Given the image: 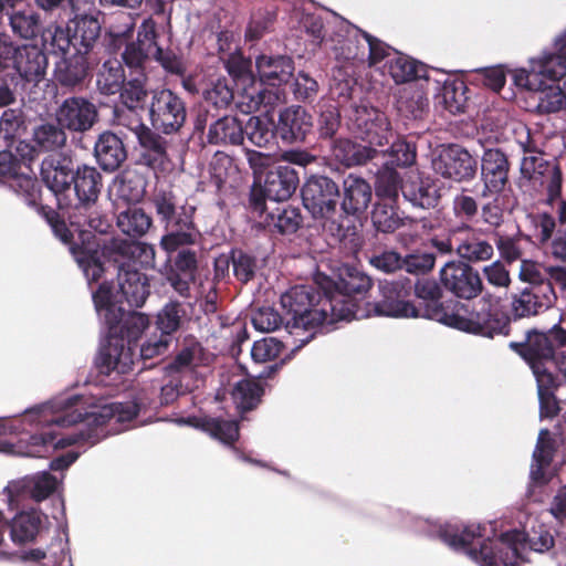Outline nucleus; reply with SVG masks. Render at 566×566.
Returning <instances> with one entry per match:
<instances>
[{
	"instance_id": "obj_10",
	"label": "nucleus",
	"mask_w": 566,
	"mask_h": 566,
	"mask_svg": "<svg viewBox=\"0 0 566 566\" xmlns=\"http://www.w3.org/2000/svg\"><path fill=\"white\" fill-rule=\"evenodd\" d=\"M431 167L437 175L453 181L471 179L476 171V160L463 147L450 144L433 151Z\"/></svg>"
},
{
	"instance_id": "obj_26",
	"label": "nucleus",
	"mask_w": 566,
	"mask_h": 566,
	"mask_svg": "<svg viewBox=\"0 0 566 566\" xmlns=\"http://www.w3.org/2000/svg\"><path fill=\"white\" fill-rule=\"evenodd\" d=\"M193 213L192 206L179 208V218L175 223L166 227L169 232L160 240V245L166 252H175L179 248L191 245L197 241L199 233L193 223Z\"/></svg>"
},
{
	"instance_id": "obj_16",
	"label": "nucleus",
	"mask_w": 566,
	"mask_h": 566,
	"mask_svg": "<svg viewBox=\"0 0 566 566\" xmlns=\"http://www.w3.org/2000/svg\"><path fill=\"white\" fill-rule=\"evenodd\" d=\"M439 277L443 287L459 298L471 300L483 291L479 272L461 261L447 262L441 268Z\"/></svg>"
},
{
	"instance_id": "obj_55",
	"label": "nucleus",
	"mask_w": 566,
	"mask_h": 566,
	"mask_svg": "<svg viewBox=\"0 0 566 566\" xmlns=\"http://www.w3.org/2000/svg\"><path fill=\"white\" fill-rule=\"evenodd\" d=\"M394 201L382 200L375 205L371 212V222L377 231L390 233L402 224Z\"/></svg>"
},
{
	"instance_id": "obj_30",
	"label": "nucleus",
	"mask_w": 566,
	"mask_h": 566,
	"mask_svg": "<svg viewBox=\"0 0 566 566\" xmlns=\"http://www.w3.org/2000/svg\"><path fill=\"white\" fill-rule=\"evenodd\" d=\"M371 187L361 177L349 174L343 180L342 210L348 216L364 213L371 201Z\"/></svg>"
},
{
	"instance_id": "obj_23",
	"label": "nucleus",
	"mask_w": 566,
	"mask_h": 566,
	"mask_svg": "<svg viewBox=\"0 0 566 566\" xmlns=\"http://www.w3.org/2000/svg\"><path fill=\"white\" fill-rule=\"evenodd\" d=\"M429 80V86L434 92V99L451 114L464 112L467 104V85L462 80L452 77L444 72H437Z\"/></svg>"
},
{
	"instance_id": "obj_14",
	"label": "nucleus",
	"mask_w": 566,
	"mask_h": 566,
	"mask_svg": "<svg viewBox=\"0 0 566 566\" xmlns=\"http://www.w3.org/2000/svg\"><path fill=\"white\" fill-rule=\"evenodd\" d=\"M381 300L366 303L370 316H386L394 318L419 317L420 311L406 300L408 292L400 281H384L379 284Z\"/></svg>"
},
{
	"instance_id": "obj_41",
	"label": "nucleus",
	"mask_w": 566,
	"mask_h": 566,
	"mask_svg": "<svg viewBox=\"0 0 566 566\" xmlns=\"http://www.w3.org/2000/svg\"><path fill=\"white\" fill-rule=\"evenodd\" d=\"M88 71L86 53L75 50V53L56 62L55 78L64 86H75L81 83Z\"/></svg>"
},
{
	"instance_id": "obj_7",
	"label": "nucleus",
	"mask_w": 566,
	"mask_h": 566,
	"mask_svg": "<svg viewBox=\"0 0 566 566\" xmlns=\"http://www.w3.org/2000/svg\"><path fill=\"white\" fill-rule=\"evenodd\" d=\"M334 51L336 59L343 61H356L367 63L369 67L375 65L376 48L382 44L377 38L361 31L347 21L337 22L336 30L326 41Z\"/></svg>"
},
{
	"instance_id": "obj_64",
	"label": "nucleus",
	"mask_w": 566,
	"mask_h": 566,
	"mask_svg": "<svg viewBox=\"0 0 566 566\" xmlns=\"http://www.w3.org/2000/svg\"><path fill=\"white\" fill-rule=\"evenodd\" d=\"M74 172L66 166H55L42 169L43 180L46 186L56 196L69 190L72 184V175Z\"/></svg>"
},
{
	"instance_id": "obj_27",
	"label": "nucleus",
	"mask_w": 566,
	"mask_h": 566,
	"mask_svg": "<svg viewBox=\"0 0 566 566\" xmlns=\"http://www.w3.org/2000/svg\"><path fill=\"white\" fill-rule=\"evenodd\" d=\"M313 126L312 116L301 106H290L279 115L276 126L282 140L287 143L302 142Z\"/></svg>"
},
{
	"instance_id": "obj_63",
	"label": "nucleus",
	"mask_w": 566,
	"mask_h": 566,
	"mask_svg": "<svg viewBox=\"0 0 566 566\" xmlns=\"http://www.w3.org/2000/svg\"><path fill=\"white\" fill-rule=\"evenodd\" d=\"M283 347V344L274 337L255 340L251 348L252 360L254 364L271 363L281 355Z\"/></svg>"
},
{
	"instance_id": "obj_19",
	"label": "nucleus",
	"mask_w": 566,
	"mask_h": 566,
	"mask_svg": "<svg viewBox=\"0 0 566 566\" xmlns=\"http://www.w3.org/2000/svg\"><path fill=\"white\" fill-rule=\"evenodd\" d=\"M298 177L296 171L289 166H277L266 172L264 184L261 188L263 198H259L253 190L251 201L256 210L262 211L264 200L284 201L287 200L296 190Z\"/></svg>"
},
{
	"instance_id": "obj_59",
	"label": "nucleus",
	"mask_w": 566,
	"mask_h": 566,
	"mask_svg": "<svg viewBox=\"0 0 566 566\" xmlns=\"http://www.w3.org/2000/svg\"><path fill=\"white\" fill-rule=\"evenodd\" d=\"M244 138L256 147H266L273 139L274 133L268 119L252 116L243 126Z\"/></svg>"
},
{
	"instance_id": "obj_4",
	"label": "nucleus",
	"mask_w": 566,
	"mask_h": 566,
	"mask_svg": "<svg viewBox=\"0 0 566 566\" xmlns=\"http://www.w3.org/2000/svg\"><path fill=\"white\" fill-rule=\"evenodd\" d=\"M350 122L357 137L368 145L349 139H337L332 147V156L346 167L365 164L375 156L376 147L385 146L392 137L388 118L375 107L368 105L355 107Z\"/></svg>"
},
{
	"instance_id": "obj_60",
	"label": "nucleus",
	"mask_w": 566,
	"mask_h": 566,
	"mask_svg": "<svg viewBox=\"0 0 566 566\" xmlns=\"http://www.w3.org/2000/svg\"><path fill=\"white\" fill-rule=\"evenodd\" d=\"M402 186L399 174L391 168H385L377 175L376 196L381 200L395 201L399 190L402 191Z\"/></svg>"
},
{
	"instance_id": "obj_47",
	"label": "nucleus",
	"mask_w": 566,
	"mask_h": 566,
	"mask_svg": "<svg viewBox=\"0 0 566 566\" xmlns=\"http://www.w3.org/2000/svg\"><path fill=\"white\" fill-rule=\"evenodd\" d=\"M535 379L539 400L541 417L553 418L557 415L558 407L554 398V389L557 387V379L553 373H544L536 367Z\"/></svg>"
},
{
	"instance_id": "obj_51",
	"label": "nucleus",
	"mask_w": 566,
	"mask_h": 566,
	"mask_svg": "<svg viewBox=\"0 0 566 566\" xmlns=\"http://www.w3.org/2000/svg\"><path fill=\"white\" fill-rule=\"evenodd\" d=\"M71 31L70 23L66 27L49 24L41 34L43 48L53 54L65 55L74 43Z\"/></svg>"
},
{
	"instance_id": "obj_5",
	"label": "nucleus",
	"mask_w": 566,
	"mask_h": 566,
	"mask_svg": "<svg viewBox=\"0 0 566 566\" xmlns=\"http://www.w3.org/2000/svg\"><path fill=\"white\" fill-rule=\"evenodd\" d=\"M319 293L312 286L298 285L281 295L285 328L301 345L308 343L326 319Z\"/></svg>"
},
{
	"instance_id": "obj_34",
	"label": "nucleus",
	"mask_w": 566,
	"mask_h": 566,
	"mask_svg": "<svg viewBox=\"0 0 566 566\" xmlns=\"http://www.w3.org/2000/svg\"><path fill=\"white\" fill-rule=\"evenodd\" d=\"M255 66L260 83L273 87L287 83L294 72L292 59L284 55H259Z\"/></svg>"
},
{
	"instance_id": "obj_57",
	"label": "nucleus",
	"mask_w": 566,
	"mask_h": 566,
	"mask_svg": "<svg viewBox=\"0 0 566 566\" xmlns=\"http://www.w3.org/2000/svg\"><path fill=\"white\" fill-rule=\"evenodd\" d=\"M12 32L22 39H32L39 32L40 15L33 9H22L9 17Z\"/></svg>"
},
{
	"instance_id": "obj_36",
	"label": "nucleus",
	"mask_w": 566,
	"mask_h": 566,
	"mask_svg": "<svg viewBox=\"0 0 566 566\" xmlns=\"http://www.w3.org/2000/svg\"><path fill=\"white\" fill-rule=\"evenodd\" d=\"M262 85L254 78L237 85L240 91L235 97V105L240 112L250 114L259 111L262 105L272 106L279 101L277 91L264 88Z\"/></svg>"
},
{
	"instance_id": "obj_1",
	"label": "nucleus",
	"mask_w": 566,
	"mask_h": 566,
	"mask_svg": "<svg viewBox=\"0 0 566 566\" xmlns=\"http://www.w3.org/2000/svg\"><path fill=\"white\" fill-rule=\"evenodd\" d=\"M138 415L135 401H108L82 394H62L27 409L21 417L0 419V452L41 458L78 442L94 446L126 430Z\"/></svg>"
},
{
	"instance_id": "obj_12",
	"label": "nucleus",
	"mask_w": 566,
	"mask_h": 566,
	"mask_svg": "<svg viewBox=\"0 0 566 566\" xmlns=\"http://www.w3.org/2000/svg\"><path fill=\"white\" fill-rule=\"evenodd\" d=\"M27 158H18L9 150L0 151V179L23 198L28 206H35L39 199L36 180L29 175Z\"/></svg>"
},
{
	"instance_id": "obj_35",
	"label": "nucleus",
	"mask_w": 566,
	"mask_h": 566,
	"mask_svg": "<svg viewBox=\"0 0 566 566\" xmlns=\"http://www.w3.org/2000/svg\"><path fill=\"white\" fill-rule=\"evenodd\" d=\"M46 56L36 45L18 46L12 71L28 82H40L45 74Z\"/></svg>"
},
{
	"instance_id": "obj_13",
	"label": "nucleus",
	"mask_w": 566,
	"mask_h": 566,
	"mask_svg": "<svg viewBox=\"0 0 566 566\" xmlns=\"http://www.w3.org/2000/svg\"><path fill=\"white\" fill-rule=\"evenodd\" d=\"M63 475L56 478L48 471L36 472L8 483L3 490L10 507L18 506L27 496L42 502L62 484Z\"/></svg>"
},
{
	"instance_id": "obj_50",
	"label": "nucleus",
	"mask_w": 566,
	"mask_h": 566,
	"mask_svg": "<svg viewBox=\"0 0 566 566\" xmlns=\"http://www.w3.org/2000/svg\"><path fill=\"white\" fill-rule=\"evenodd\" d=\"M120 231L129 237L144 235L151 226L150 217L140 208L129 207L117 217Z\"/></svg>"
},
{
	"instance_id": "obj_25",
	"label": "nucleus",
	"mask_w": 566,
	"mask_h": 566,
	"mask_svg": "<svg viewBox=\"0 0 566 566\" xmlns=\"http://www.w3.org/2000/svg\"><path fill=\"white\" fill-rule=\"evenodd\" d=\"M321 308L326 311V319L324 325H332L339 321L361 319L370 317V312L354 296L340 293L337 290L326 295L321 301Z\"/></svg>"
},
{
	"instance_id": "obj_17",
	"label": "nucleus",
	"mask_w": 566,
	"mask_h": 566,
	"mask_svg": "<svg viewBox=\"0 0 566 566\" xmlns=\"http://www.w3.org/2000/svg\"><path fill=\"white\" fill-rule=\"evenodd\" d=\"M54 115L56 123L72 133L88 132L98 120L97 106L82 96L65 98Z\"/></svg>"
},
{
	"instance_id": "obj_49",
	"label": "nucleus",
	"mask_w": 566,
	"mask_h": 566,
	"mask_svg": "<svg viewBox=\"0 0 566 566\" xmlns=\"http://www.w3.org/2000/svg\"><path fill=\"white\" fill-rule=\"evenodd\" d=\"M125 82V73L115 59L105 61L97 74V88L102 94L113 95L120 91Z\"/></svg>"
},
{
	"instance_id": "obj_61",
	"label": "nucleus",
	"mask_w": 566,
	"mask_h": 566,
	"mask_svg": "<svg viewBox=\"0 0 566 566\" xmlns=\"http://www.w3.org/2000/svg\"><path fill=\"white\" fill-rule=\"evenodd\" d=\"M390 163L398 167H411L417 160V147L415 142L408 137L397 138L388 149Z\"/></svg>"
},
{
	"instance_id": "obj_52",
	"label": "nucleus",
	"mask_w": 566,
	"mask_h": 566,
	"mask_svg": "<svg viewBox=\"0 0 566 566\" xmlns=\"http://www.w3.org/2000/svg\"><path fill=\"white\" fill-rule=\"evenodd\" d=\"M534 92L536 93L538 112L549 114L566 108V92L555 82L545 85L544 81H541L539 87Z\"/></svg>"
},
{
	"instance_id": "obj_56",
	"label": "nucleus",
	"mask_w": 566,
	"mask_h": 566,
	"mask_svg": "<svg viewBox=\"0 0 566 566\" xmlns=\"http://www.w3.org/2000/svg\"><path fill=\"white\" fill-rule=\"evenodd\" d=\"M120 88V101L126 108L143 109L147 90L145 87L146 74H133Z\"/></svg>"
},
{
	"instance_id": "obj_32",
	"label": "nucleus",
	"mask_w": 566,
	"mask_h": 566,
	"mask_svg": "<svg viewBox=\"0 0 566 566\" xmlns=\"http://www.w3.org/2000/svg\"><path fill=\"white\" fill-rule=\"evenodd\" d=\"M555 300L551 284H539L524 289L513 301V312L517 317L535 315L548 308Z\"/></svg>"
},
{
	"instance_id": "obj_24",
	"label": "nucleus",
	"mask_w": 566,
	"mask_h": 566,
	"mask_svg": "<svg viewBox=\"0 0 566 566\" xmlns=\"http://www.w3.org/2000/svg\"><path fill=\"white\" fill-rule=\"evenodd\" d=\"M210 355L202 345L196 340L187 342L166 366L169 376H176L181 381L197 378L200 367L207 366Z\"/></svg>"
},
{
	"instance_id": "obj_53",
	"label": "nucleus",
	"mask_w": 566,
	"mask_h": 566,
	"mask_svg": "<svg viewBox=\"0 0 566 566\" xmlns=\"http://www.w3.org/2000/svg\"><path fill=\"white\" fill-rule=\"evenodd\" d=\"M33 142L43 151L57 150L66 143L65 129L59 124H41L33 130Z\"/></svg>"
},
{
	"instance_id": "obj_28",
	"label": "nucleus",
	"mask_w": 566,
	"mask_h": 566,
	"mask_svg": "<svg viewBox=\"0 0 566 566\" xmlns=\"http://www.w3.org/2000/svg\"><path fill=\"white\" fill-rule=\"evenodd\" d=\"M43 515L35 509L22 510L8 523L11 542L15 546H27L36 541L41 533Z\"/></svg>"
},
{
	"instance_id": "obj_31",
	"label": "nucleus",
	"mask_w": 566,
	"mask_h": 566,
	"mask_svg": "<svg viewBox=\"0 0 566 566\" xmlns=\"http://www.w3.org/2000/svg\"><path fill=\"white\" fill-rule=\"evenodd\" d=\"M179 426L199 428L223 444H232L239 438V427L233 420L210 417H179L172 420Z\"/></svg>"
},
{
	"instance_id": "obj_15",
	"label": "nucleus",
	"mask_w": 566,
	"mask_h": 566,
	"mask_svg": "<svg viewBox=\"0 0 566 566\" xmlns=\"http://www.w3.org/2000/svg\"><path fill=\"white\" fill-rule=\"evenodd\" d=\"M339 190L328 177L312 176L302 187V200L306 210L315 219H327L336 209Z\"/></svg>"
},
{
	"instance_id": "obj_2",
	"label": "nucleus",
	"mask_w": 566,
	"mask_h": 566,
	"mask_svg": "<svg viewBox=\"0 0 566 566\" xmlns=\"http://www.w3.org/2000/svg\"><path fill=\"white\" fill-rule=\"evenodd\" d=\"M419 523L422 524L419 526V531L441 539L453 551L467 553L480 566H520L517 560L526 547L537 553H544L554 545L553 536L543 528L534 531L533 534L512 530L500 536L490 537L488 527L491 531L494 530L492 522L463 524L420 520Z\"/></svg>"
},
{
	"instance_id": "obj_22",
	"label": "nucleus",
	"mask_w": 566,
	"mask_h": 566,
	"mask_svg": "<svg viewBox=\"0 0 566 566\" xmlns=\"http://www.w3.org/2000/svg\"><path fill=\"white\" fill-rule=\"evenodd\" d=\"M552 51L544 50L531 59L532 71L539 80L556 82L566 75V28L553 39Z\"/></svg>"
},
{
	"instance_id": "obj_62",
	"label": "nucleus",
	"mask_w": 566,
	"mask_h": 566,
	"mask_svg": "<svg viewBox=\"0 0 566 566\" xmlns=\"http://www.w3.org/2000/svg\"><path fill=\"white\" fill-rule=\"evenodd\" d=\"M146 181L137 172L126 171L118 184L119 197L127 202H138L145 195Z\"/></svg>"
},
{
	"instance_id": "obj_3",
	"label": "nucleus",
	"mask_w": 566,
	"mask_h": 566,
	"mask_svg": "<svg viewBox=\"0 0 566 566\" xmlns=\"http://www.w3.org/2000/svg\"><path fill=\"white\" fill-rule=\"evenodd\" d=\"M93 302L106 329V344L98 355L101 371L106 375H126L135 364L137 340L149 327L148 316L139 312L125 315L123 307L117 305V295H113L106 284H101L93 293Z\"/></svg>"
},
{
	"instance_id": "obj_21",
	"label": "nucleus",
	"mask_w": 566,
	"mask_h": 566,
	"mask_svg": "<svg viewBox=\"0 0 566 566\" xmlns=\"http://www.w3.org/2000/svg\"><path fill=\"white\" fill-rule=\"evenodd\" d=\"M510 347L515 349L530 365L535 376L536 367L544 373H552L551 367L554 360V344L543 332L531 331L524 343H511Z\"/></svg>"
},
{
	"instance_id": "obj_37",
	"label": "nucleus",
	"mask_w": 566,
	"mask_h": 566,
	"mask_svg": "<svg viewBox=\"0 0 566 566\" xmlns=\"http://www.w3.org/2000/svg\"><path fill=\"white\" fill-rule=\"evenodd\" d=\"M70 226L75 227L78 235L82 237L88 230L99 233L107 231L109 224L97 207V200L87 205L86 201L75 203L67 212Z\"/></svg>"
},
{
	"instance_id": "obj_29",
	"label": "nucleus",
	"mask_w": 566,
	"mask_h": 566,
	"mask_svg": "<svg viewBox=\"0 0 566 566\" xmlns=\"http://www.w3.org/2000/svg\"><path fill=\"white\" fill-rule=\"evenodd\" d=\"M510 164L506 155L497 149H485L481 159V174L485 189L490 192L503 190L509 178Z\"/></svg>"
},
{
	"instance_id": "obj_38",
	"label": "nucleus",
	"mask_w": 566,
	"mask_h": 566,
	"mask_svg": "<svg viewBox=\"0 0 566 566\" xmlns=\"http://www.w3.org/2000/svg\"><path fill=\"white\" fill-rule=\"evenodd\" d=\"M94 154L99 166L107 171L117 169L127 157L122 139L111 132H104L98 136Z\"/></svg>"
},
{
	"instance_id": "obj_18",
	"label": "nucleus",
	"mask_w": 566,
	"mask_h": 566,
	"mask_svg": "<svg viewBox=\"0 0 566 566\" xmlns=\"http://www.w3.org/2000/svg\"><path fill=\"white\" fill-rule=\"evenodd\" d=\"M156 23L153 19H146L140 24L137 38L126 44L122 59L125 66L133 74H146V63L153 56L156 44Z\"/></svg>"
},
{
	"instance_id": "obj_40",
	"label": "nucleus",
	"mask_w": 566,
	"mask_h": 566,
	"mask_svg": "<svg viewBox=\"0 0 566 566\" xmlns=\"http://www.w3.org/2000/svg\"><path fill=\"white\" fill-rule=\"evenodd\" d=\"M20 547V549L10 555V559L27 566H60L66 556L64 546L61 543L59 549L25 546Z\"/></svg>"
},
{
	"instance_id": "obj_42",
	"label": "nucleus",
	"mask_w": 566,
	"mask_h": 566,
	"mask_svg": "<svg viewBox=\"0 0 566 566\" xmlns=\"http://www.w3.org/2000/svg\"><path fill=\"white\" fill-rule=\"evenodd\" d=\"M74 191L77 198L76 203L86 201L87 205L97 200L102 187V176L96 168L82 165L76 168L72 175Z\"/></svg>"
},
{
	"instance_id": "obj_8",
	"label": "nucleus",
	"mask_w": 566,
	"mask_h": 566,
	"mask_svg": "<svg viewBox=\"0 0 566 566\" xmlns=\"http://www.w3.org/2000/svg\"><path fill=\"white\" fill-rule=\"evenodd\" d=\"M375 54L377 57L373 67L384 73L387 72L396 84L408 85L424 81L429 86L428 78H431L432 75L428 73L427 65L420 61L396 51L385 42L376 48Z\"/></svg>"
},
{
	"instance_id": "obj_20",
	"label": "nucleus",
	"mask_w": 566,
	"mask_h": 566,
	"mask_svg": "<svg viewBox=\"0 0 566 566\" xmlns=\"http://www.w3.org/2000/svg\"><path fill=\"white\" fill-rule=\"evenodd\" d=\"M118 290L115 291L114 285L107 282L106 284L113 295H117L118 303L125 301L129 306L140 307L144 305L147 296L149 295V285L145 274L140 273L136 268L128 264H122L118 269L117 275Z\"/></svg>"
},
{
	"instance_id": "obj_33",
	"label": "nucleus",
	"mask_w": 566,
	"mask_h": 566,
	"mask_svg": "<svg viewBox=\"0 0 566 566\" xmlns=\"http://www.w3.org/2000/svg\"><path fill=\"white\" fill-rule=\"evenodd\" d=\"M279 369L277 364H271L258 373L253 378L241 379L237 381L231 390L232 400L241 411L253 409L261 400L263 387L255 378H268Z\"/></svg>"
},
{
	"instance_id": "obj_44",
	"label": "nucleus",
	"mask_w": 566,
	"mask_h": 566,
	"mask_svg": "<svg viewBox=\"0 0 566 566\" xmlns=\"http://www.w3.org/2000/svg\"><path fill=\"white\" fill-rule=\"evenodd\" d=\"M73 30V46L83 53H88L101 32V24L93 15H81L70 21Z\"/></svg>"
},
{
	"instance_id": "obj_43",
	"label": "nucleus",
	"mask_w": 566,
	"mask_h": 566,
	"mask_svg": "<svg viewBox=\"0 0 566 566\" xmlns=\"http://www.w3.org/2000/svg\"><path fill=\"white\" fill-rule=\"evenodd\" d=\"M207 138L213 145L239 146L244 140L243 126L237 117L223 116L209 126Z\"/></svg>"
},
{
	"instance_id": "obj_39",
	"label": "nucleus",
	"mask_w": 566,
	"mask_h": 566,
	"mask_svg": "<svg viewBox=\"0 0 566 566\" xmlns=\"http://www.w3.org/2000/svg\"><path fill=\"white\" fill-rule=\"evenodd\" d=\"M428 86L424 81L415 82L400 88L397 93V108L407 116L418 117L429 106Z\"/></svg>"
},
{
	"instance_id": "obj_54",
	"label": "nucleus",
	"mask_w": 566,
	"mask_h": 566,
	"mask_svg": "<svg viewBox=\"0 0 566 566\" xmlns=\"http://www.w3.org/2000/svg\"><path fill=\"white\" fill-rule=\"evenodd\" d=\"M185 316L186 311L184 305L179 302L171 301L157 313L156 328L160 334L171 338V335L180 328Z\"/></svg>"
},
{
	"instance_id": "obj_11",
	"label": "nucleus",
	"mask_w": 566,
	"mask_h": 566,
	"mask_svg": "<svg viewBox=\"0 0 566 566\" xmlns=\"http://www.w3.org/2000/svg\"><path fill=\"white\" fill-rule=\"evenodd\" d=\"M153 127L164 134L178 132L186 120V106L181 97L170 90L153 93L149 106Z\"/></svg>"
},
{
	"instance_id": "obj_58",
	"label": "nucleus",
	"mask_w": 566,
	"mask_h": 566,
	"mask_svg": "<svg viewBox=\"0 0 566 566\" xmlns=\"http://www.w3.org/2000/svg\"><path fill=\"white\" fill-rule=\"evenodd\" d=\"M455 251L461 259L471 263L489 261L494 254L493 245L481 239L464 240Z\"/></svg>"
},
{
	"instance_id": "obj_48",
	"label": "nucleus",
	"mask_w": 566,
	"mask_h": 566,
	"mask_svg": "<svg viewBox=\"0 0 566 566\" xmlns=\"http://www.w3.org/2000/svg\"><path fill=\"white\" fill-rule=\"evenodd\" d=\"M370 287L371 280L369 276L355 269H346L345 273L340 274L335 290L346 293L349 297H356L364 305V303H368L364 296Z\"/></svg>"
},
{
	"instance_id": "obj_45",
	"label": "nucleus",
	"mask_w": 566,
	"mask_h": 566,
	"mask_svg": "<svg viewBox=\"0 0 566 566\" xmlns=\"http://www.w3.org/2000/svg\"><path fill=\"white\" fill-rule=\"evenodd\" d=\"M554 457V440L547 429H542L538 433L537 443L533 452V462L531 465V479L535 482L544 483V469L548 467Z\"/></svg>"
},
{
	"instance_id": "obj_46",
	"label": "nucleus",
	"mask_w": 566,
	"mask_h": 566,
	"mask_svg": "<svg viewBox=\"0 0 566 566\" xmlns=\"http://www.w3.org/2000/svg\"><path fill=\"white\" fill-rule=\"evenodd\" d=\"M138 142L143 149L139 161L151 169L163 167L167 160L166 140L148 130L139 136Z\"/></svg>"
},
{
	"instance_id": "obj_9",
	"label": "nucleus",
	"mask_w": 566,
	"mask_h": 566,
	"mask_svg": "<svg viewBox=\"0 0 566 566\" xmlns=\"http://www.w3.org/2000/svg\"><path fill=\"white\" fill-rule=\"evenodd\" d=\"M480 302L483 304L482 311L469 317L459 313H443L438 319L452 328L492 338L495 334L502 333L500 321L494 318V307L499 303V297L486 293Z\"/></svg>"
},
{
	"instance_id": "obj_6",
	"label": "nucleus",
	"mask_w": 566,
	"mask_h": 566,
	"mask_svg": "<svg viewBox=\"0 0 566 566\" xmlns=\"http://www.w3.org/2000/svg\"><path fill=\"white\" fill-rule=\"evenodd\" d=\"M518 145L523 151L521 160V174L534 187L546 191L547 202L556 212L560 223H566V201L559 198L562 188V174L553 163L543 158V150L538 138L526 132L525 139Z\"/></svg>"
}]
</instances>
